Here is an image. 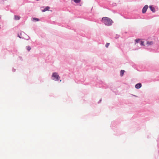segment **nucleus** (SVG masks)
Here are the masks:
<instances>
[{
  "label": "nucleus",
  "mask_w": 159,
  "mask_h": 159,
  "mask_svg": "<svg viewBox=\"0 0 159 159\" xmlns=\"http://www.w3.org/2000/svg\"><path fill=\"white\" fill-rule=\"evenodd\" d=\"M52 77H54V79H56L57 80L60 79V77L58 74L57 73H53L52 74Z\"/></svg>",
  "instance_id": "2"
},
{
  "label": "nucleus",
  "mask_w": 159,
  "mask_h": 159,
  "mask_svg": "<svg viewBox=\"0 0 159 159\" xmlns=\"http://www.w3.org/2000/svg\"><path fill=\"white\" fill-rule=\"evenodd\" d=\"M148 7V5H145L144 7H143L142 9V13H144L146 12L147 10Z\"/></svg>",
  "instance_id": "3"
},
{
  "label": "nucleus",
  "mask_w": 159,
  "mask_h": 159,
  "mask_svg": "<svg viewBox=\"0 0 159 159\" xmlns=\"http://www.w3.org/2000/svg\"><path fill=\"white\" fill-rule=\"evenodd\" d=\"M125 72V71L124 70H121L120 71V75L121 76H122Z\"/></svg>",
  "instance_id": "7"
},
{
  "label": "nucleus",
  "mask_w": 159,
  "mask_h": 159,
  "mask_svg": "<svg viewBox=\"0 0 159 159\" xmlns=\"http://www.w3.org/2000/svg\"><path fill=\"white\" fill-rule=\"evenodd\" d=\"M20 18V17L19 16H15V19L16 20H19Z\"/></svg>",
  "instance_id": "9"
},
{
  "label": "nucleus",
  "mask_w": 159,
  "mask_h": 159,
  "mask_svg": "<svg viewBox=\"0 0 159 159\" xmlns=\"http://www.w3.org/2000/svg\"><path fill=\"white\" fill-rule=\"evenodd\" d=\"M142 85L141 83H138L135 86V87L136 88L138 89L141 87Z\"/></svg>",
  "instance_id": "4"
},
{
  "label": "nucleus",
  "mask_w": 159,
  "mask_h": 159,
  "mask_svg": "<svg viewBox=\"0 0 159 159\" xmlns=\"http://www.w3.org/2000/svg\"><path fill=\"white\" fill-rule=\"evenodd\" d=\"M50 7H49L47 6L44 9L42 10V11L43 12H45L46 11H48Z\"/></svg>",
  "instance_id": "6"
},
{
  "label": "nucleus",
  "mask_w": 159,
  "mask_h": 159,
  "mask_svg": "<svg viewBox=\"0 0 159 159\" xmlns=\"http://www.w3.org/2000/svg\"><path fill=\"white\" fill-rule=\"evenodd\" d=\"M140 41V39H136L135 40V43H138Z\"/></svg>",
  "instance_id": "13"
},
{
  "label": "nucleus",
  "mask_w": 159,
  "mask_h": 159,
  "mask_svg": "<svg viewBox=\"0 0 159 159\" xmlns=\"http://www.w3.org/2000/svg\"><path fill=\"white\" fill-rule=\"evenodd\" d=\"M76 3H78L80 2L81 0H73Z\"/></svg>",
  "instance_id": "10"
},
{
  "label": "nucleus",
  "mask_w": 159,
  "mask_h": 159,
  "mask_svg": "<svg viewBox=\"0 0 159 159\" xmlns=\"http://www.w3.org/2000/svg\"><path fill=\"white\" fill-rule=\"evenodd\" d=\"M35 20L36 21H39V19L36 18H33V20Z\"/></svg>",
  "instance_id": "14"
},
{
  "label": "nucleus",
  "mask_w": 159,
  "mask_h": 159,
  "mask_svg": "<svg viewBox=\"0 0 159 159\" xmlns=\"http://www.w3.org/2000/svg\"><path fill=\"white\" fill-rule=\"evenodd\" d=\"M144 42L143 41H140V44L141 45H143V46H144Z\"/></svg>",
  "instance_id": "12"
},
{
  "label": "nucleus",
  "mask_w": 159,
  "mask_h": 159,
  "mask_svg": "<svg viewBox=\"0 0 159 159\" xmlns=\"http://www.w3.org/2000/svg\"><path fill=\"white\" fill-rule=\"evenodd\" d=\"M102 22L106 25H111L113 23L112 20L109 18L107 17H103L102 19Z\"/></svg>",
  "instance_id": "1"
},
{
  "label": "nucleus",
  "mask_w": 159,
  "mask_h": 159,
  "mask_svg": "<svg viewBox=\"0 0 159 159\" xmlns=\"http://www.w3.org/2000/svg\"><path fill=\"white\" fill-rule=\"evenodd\" d=\"M150 9L153 12H154L155 11V8L152 6H150L149 7Z\"/></svg>",
  "instance_id": "5"
},
{
  "label": "nucleus",
  "mask_w": 159,
  "mask_h": 159,
  "mask_svg": "<svg viewBox=\"0 0 159 159\" xmlns=\"http://www.w3.org/2000/svg\"><path fill=\"white\" fill-rule=\"evenodd\" d=\"M28 51H30V50L31 49V47L29 46H27L26 47Z\"/></svg>",
  "instance_id": "11"
},
{
  "label": "nucleus",
  "mask_w": 159,
  "mask_h": 159,
  "mask_svg": "<svg viewBox=\"0 0 159 159\" xmlns=\"http://www.w3.org/2000/svg\"><path fill=\"white\" fill-rule=\"evenodd\" d=\"M109 44H110V43H107L106 44V45H105V46H106V47H107V48H108V46H109Z\"/></svg>",
  "instance_id": "15"
},
{
  "label": "nucleus",
  "mask_w": 159,
  "mask_h": 159,
  "mask_svg": "<svg viewBox=\"0 0 159 159\" xmlns=\"http://www.w3.org/2000/svg\"><path fill=\"white\" fill-rule=\"evenodd\" d=\"M153 42L152 41L148 42L146 43L147 45H150L153 44Z\"/></svg>",
  "instance_id": "8"
}]
</instances>
